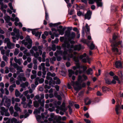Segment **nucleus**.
Returning <instances> with one entry per match:
<instances>
[{
  "mask_svg": "<svg viewBox=\"0 0 123 123\" xmlns=\"http://www.w3.org/2000/svg\"><path fill=\"white\" fill-rule=\"evenodd\" d=\"M74 61L77 62L76 64V67H77L78 68H80V64L79 62V60L78 59H76V57H75L74 58Z\"/></svg>",
  "mask_w": 123,
  "mask_h": 123,
  "instance_id": "nucleus-15",
  "label": "nucleus"
},
{
  "mask_svg": "<svg viewBox=\"0 0 123 123\" xmlns=\"http://www.w3.org/2000/svg\"><path fill=\"white\" fill-rule=\"evenodd\" d=\"M27 41L28 43L30 44H32V40L31 39H27L26 40Z\"/></svg>",
  "mask_w": 123,
  "mask_h": 123,
  "instance_id": "nucleus-45",
  "label": "nucleus"
},
{
  "mask_svg": "<svg viewBox=\"0 0 123 123\" xmlns=\"http://www.w3.org/2000/svg\"><path fill=\"white\" fill-rule=\"evenodd\" d=\"M41 32L38 31L35 33V35L37 37L38 36V37L40 38L41 36Z\"/></svg>",
  "mask_w": 123,
  "mask_h": 123,
  "instance_id": "nucleus-31",
  "label": "nucleus"
},
{
  "mask_svg": "<svg viewBox=\"0 0 123 123\" xmlns=\"http://www.w3.org/2000/svg\"><path fill=\"white\" fill-rule=\"evenodd\" d=\"M5 65V63L4 61H2L1 62L0 64V66L2 68L4 67Z\"/></svg>",
  "mask_w": 123,
  "mask_h": 123,
  "instance_id": "nucleus-41",
  "label": "nucleus"
},
{
  "mask_svg": "<svg viewBox=\"0 0 123 123\" xmlns=\"http://www.w3.org/2000/svg\"><path fill=\"white\" fill-rule=\"evenodd\" d=\"M7 46L8 48L9 49H11L13 48L11 47V42L7 43Z\"/></svg>",
  "mask_w": 123,
  "mask_h": 123,
  "instance_id": "nucleus-34",
  "label": "nucleus"
},
{
  "mask_svg": "<svg viewBox=\"0 0 123 123\" xmlns=\"http://www.w3.org/2000/svg\"><path fill=\"white\" fill-rule=\"evenodd\" d=\"M11 99L8 98L7 97L6 98V100L5 101V103L4 104V105L6 106L8 108H9L11 105Z\"/></svg>",
  "mask_w": 123,
  "mask_h": 123,
  "instance_id": "nucleus-5",
  "label": "nucleus"
},
{
  "mask_svg": "<svg viewBox=\"0 0 123 123\" xmlns=\"http://www.w3.org/2000/svg\"><path fill=\"white\" fill-rule=\"evenodd\" d=\"M55 88L57 91H58L59 89V86L57 85H56L55 86Z\"/></svg>",
  "mask_w": 123,
  "mask_h": 123,
  "instance_id": "nucleus-54",
  "label": "nucleus"
},
{
  "mask_svg": "<svg viewBox=\"0 0 123 123\" xmlns=\"http://www.w3.org/2000/svg\"><path fill=\"white\" fill-rule=\"evenodd\" d=\"M106 83L108 85H110L111 84V81L109 79H107L105 80Z\"/></svg>",
  "mask_w": 123,
  "mask_h": 123,
  "instance_id": "nucleus-32",
  "label": "nucleus"
},
{
  "mask_svg": "<svg viewBox=\"0 0 123 123\" xmlns=\"http://www.w3.org/2000/svg\"><path fill=\"white\" fill-rule=\"evenodd\" d=\"M66 65L67 67H69L70 65V63L69 62H66Z\"/></svg>",
  "mask_w": 123,
  "mask_h": 123,
  "instance_id": "nucleus-57",
  "label": "nucleus"
},
{
  "mask_svg": "<svg viewBox=\"0 0 123 123\" xmlns=\"http://www.w3.org/2000/svg\"><path fill=\"white\" fill-rule=\"evenodd\" d=\"M120 40L119 36L114 33L113 35L112 39L109 40L111 44L112 51L116 55H120L121 54V53H119V50L117 47H123L122 41Z\"/></svg>",
  "mask_w": 123,
  "mask_h": 123,
  "instance_id": "nucleus-1",
  "label": "nucleus"
},
{
  "mask_svg": "<svg viewBox=\"0 0 123 123\" xmlns=\"http://www.w3.org/2000/svg\"><path fill=\"white\" fill-rule=\"evenodd\" d=\"M51 87L50 86H48L47 85H45V86H44V88L45 89L47 88L48 89H49Z\"/></svg>",
  "mask_w": 123,
  "mask_h": 123,
  "instance_id": "nucleus-56",
  "label": "nucleus"
},
{
  "mask_svg": "<svg viewBox=\"0 0 123 123\" xmlns=\"http://www.w3.org/2000/svg\"><path fill=\"white\" fill-rule=\"evenodd\" d=\"M75 33L73 32H72L68 37V39H74L75 37Z\"/></svg>",
  "mask_w": 123,
  "mask_h": 123,
  "instance_id": "nucleus-10",
  "label": "nucleus"
},
{
  "mask_svg": "<svg viewBox=\"0 0 123 123\" xmlns=\"http://www.w3.org/2000/svg\"><path fill=\"white\" fill-rule=\"evenodd\" d=\"M44 80L43 78H41L40 79L39 81V82L40 84H42L43 83L44 81Z\"/></svg>",
  "mask_w": 123,
  "mask_h": 123,
  "instance_id": "nucleus-48",
  "label": "nucleus"
},
{
  "mask_svg": "<svg viewBox=\"0 0 123 123\" xmlns=\"http://www.w3.org/2000/svg\"><path fill=\"white\" fill-rule=\"evenodd\" d=\"M24 74L23 73H21L18 76L17 79L18 80L16 81V84L18 85H19L20 84V81H22V80L25 81L26 80V78L25 77H24Z\"/></svg>",
  "mask_w": 123,
  "mask_h": 123,
  "instance_id": "nucleus-3",
  "label": "nucleus"
},
{
  "mask_svg": "<svg viewBox=\"0 0 123 123\" xmlns=\"http://www.w3.org/2000/svg\"><path fill=\"white\" fill-rule=\"evenodd\" d=\"M94 1L96 2V3L97 4V6L98 7H102L103 5V3L101 2H99V1H101L102 0H96L95 1V0H94Z\"/></svg>",
  "mask_w": 123,
  "mask_h": 123,
  "instance_id": "nucleus-11",
  "label": "nucleus"
},
{
  "mask_svg": "<svg viewBox=\"0 0 123 123\" xmlns=\"http://www.w3.org/2000/svg\"><path fill=\"white\" fill-rule=\"evenodd\" d=\"M45 19L47 20L49 18V15L47 12V11H45Z\"/></svg>",
  "mask_w": 123,
  "mask_h": 123,
  "instance_id": "nucleus-30",
  "label": "nucleus"
},
{
  "mask_svg": "<svg viewBox=\"0 0 123 123\" xmlns=\"http://www.w3.org/2000/svg\"><path fill=\"white\" fill-rule=\"evenodd\" d=\"M6 69L5 71V73L7 74L9 72V70L8 69V68L7 67H6Z\"/></svg>",
  "mask_w": 123,
  "mask_h": 123,
  "instance_id": "nucleus-61",
  "label": "nucleus"
},
{
  "mask_svg": "<svg viewBox=\"0 0 123 123\" xmlns=\"http://www.w3.org/2000/svg\"><path fill=\"white\" fill-rule=\"evenodd\" d=\"M33 29V30L31 31H32V33L33 35H35V33H36V32L35 31L37 30L36 29Z\"/></svg>",
  "mask_w": 123,
  "mask_h": 123,
  "instance_id": "nucleus-62",
  "label": "nucleus"
},
{
  "mask_svg": "<svg viewBox=\"0 0 123 123\" xmlns=\"http://www.w3.org/2000/svg\"><path fill=\"white\" fill-rule=\"evenodd\" d=\"M61 83V81L59 79H58L57 80L56 82V84H60Z\"/></svg>",
  "mask_w": 123,
  "mask_h": 123,
  "instance_id": "nucleus-53",
  "label": "nucleus"
},
{
  "mask_svg": "<svg viewBox=\"0 0 123 123\" xmlns=\"http://www.w3.org/2000/svg\"><path fill=\"white\" fill-rule=\"evenodd\" d=\"M18 104L17 103H16L14 106V110L17 111H20L21 112V109L20 107L18 106Z\"/></svg>",
  "mask_w": 123,
  "mask_h": 123,
  "instance_id": "nucleus-13",
  "label": "nucleus"
},
{
  "mask_svg": "<svg viewBox=\"0 0 123 123\" xmlns=\"http://www.w3.org/2000/svg\"><path fill=\"white\" fill-rule=\"evenodd\" d=\"M85 28L83 26L82 27V34L81 35L82 37H84V36L85 34V31H84Z\"/></svg>",
  "mask_w": 123,
  "mask_h": 123,
  "instance_id": "nucleus-35",
  "label": "nucleus"
},
{
  "mask_svg": "<svg viewBox=\"0 0 123 123\" xmlns=\"http://www.w3.org/2000/svg\"><path fill=\"white\" fill-rule=\"evenodd\" d=\"M13 32L17 34L19 33V30L18 29H17L16 28H14L13 30Z\"/></svg>",
  "mask_w": 123,
  "mask_h": 123,
  "instance_id": "nucleus-33",
  "label": "nucleus"
},
{
  "mask_svg": "<svg viewBox=\"0 0 123 123\" xmlns=\"http://www.w3.org/2000/svg\"><path fill=\"white\" fill-rule=\"evenodd\" d=\"M72 39H68V42H69L70 43L72 44H73L75 43V42L73 40H72Z\"/></svg>",
  "mask_w": 123,
  "mask_h": 123,
  "instance_id": "nucleus-50",
  "label": "nucleus"
},
{
  "mask_svg": "<svg viewBox=\"0 0 123 123\" xmlns=\"http://www.w3.org/2000/svg\"><path fill=\"white\" fill-rule=\"evenodd\" d=\"M33 105L35 107L37 108L39 106V104L37 101H35L33 102Z\"/></svg>",
  "mask_w": 123,
  "mask_h": 123,
  "instance_id": "nucleus-20",
  "label": "nucleus"
},
{
  "mask_svg": "<svg viewBox=\"0 0 123 123\" xmlns=\"http://www.w3.org/2000/svg\"><path fill=\"white\" fill-rule=\"evenodd\" d=\"M54 103L56 105H60L61 104V102L60 101H55L54 102Z\"/></svg>",
  "mask_w": 123,
  "mask_h": 123,
  "instance_id": "nucleus-26",
  "label": "nucleus"
},
{
  "mask_svg": "<svg viewBox=\"0 0 123 123\" xmlns=\"http://www.w3.org/2000/svg\"><path fill=\"white\" fill-rule=\"evenodd\" d=\"M82 76L81 75H79L78 77V80L79 81L82 82Z\"/></svg>",
  "mask_w": 123,
  "mask_h": 123,
  "instance_id": "nucleus-44",
  "label": "nucleus"
},
{
  "mask_svg": "<svg viewBox=\"0 0 123 123\" xmlns=\"http://www.w3.org/2000/svg\"><path fill=\"white\" fill-rule=\"evenodd\" d=\"M15 79L12 77H11L10 79V82H12L13 83H15V81L14 80Z\"/></svg>",
  "mask_w": 123,
  "mask_h": 123,
  "instance_id": "nucleus-42",
  "label": "nucleus"
},
{
  "mask_svg": "<svg viewBox=\"0 0 123 123\" xmlns=\"http://www.w3.org/2000/svg\"><path fill=\"white\" fill-rule=\"evenodd\" d=\"M42 109V107L41 106H40L39 107L38 110L37 109H36V110L35 111L33 112L34 114L35 113H38L39 114L40 113V111Z\"/></svg>",
  "mask_w": 123,
  "mask_h": 123,
  "instance_id": "nucleus-18",
  "label": "nucleus"
},
{
  "mask_svg": "<svg viewBox=\"0 0 123 123\" xmlns=\"http://www.w3.org/2000/svg\"><path fill=\"white\" fill-rule=\"evenodd\" d=\"M4 18L5 20L6 21V22L7 23L9 22L10 20V17L8 15H7L6 16H5L4 17Z\"/></svg>",
  "mask_w": 123,
  "mask_h": 123,
  "instance_id": "nucleus-17",
  "label": "nucleus"
},
{
  "mask_svg": "<svg viewBox=\"0 0 123 123\" xmlns=\"http://www.w3.org/2000/svg\"><path fill=\"white\" fill-rule=\"evenodd\" d=\"M92 14V12L90 10L87 11L84 16L85 18L89 20L91 18Z\"/></svg>",
  "mask_w": 123,
  "mask_h": 123,
  "instance_id": "nucleus-9",
  "label": "nucleus"
},
{
  "mask_svg": "<svg viewBox=\"0 0 123 123\" xmlns=\"http://www.w3.org/2000/svg\"><path fill=\"white\" fill-rule=\"evenodd\" d=\"M2 58L3 60L6 62H7L8 60V58L5 55H3V56Z\"/></svg>",
  "mask_w": 123,
  "mask_h": 123,
  "instance_id": "nucleus-39",
  "label": "nucleus"
},
{
  "mask_svg": "<svg viewBox=\"0 0 123 123\" xmlns=\"http://www.w3.org/2000/svg\"><path fill=\"white\" fill-rule=\"evenodd\" d=\"M19 53V49L17 48L15 49V50L14 52V55H17Z\"/></svg>",
  "mask_w": 123,
  "mask_h": 123,
  "instance_id": "nucleus-40",
  "label": "nucleus"
},
{
  "mask_svg": "<svg viewBox=\"0 0 123 123\" xmlns=\"http://www.w3.org/2000/svg\"><path fill=\"white\" fill-rule=\"evenodd\" d=\"M76 85L77 87L74 86V90L76 91H79L82 88L81 84L78 82H76Z\"/></svg>",
  "mask_w": 123,
  "mask_h": 123,
  "instance_id": "nucleus-6",
  "label": "nucleus"
},
{
  "mask_svg": "<svg viewBox=\"0 0 123 123\" xmlns=\"http://www.w3.org/2000/svg\"><path fill=\"white\" fill-rule=\"evenodd\" d=\"M50 60L51 62L52 63H54L53 61H56V58L55 57L53 56L50 59Z\"/></svg>",
  "mask_w": 123,
  "mask_h": 123,
  "instance_id": "nucleus-28",
  "label": "nucleus"
},
{
  "mask_svg": "<svg viewBox=\"0 0 123 123\" xmlns=\"http://www.w3.org/2000/svg\"><path fill=\"white\" fill-rule=\"evenodd\" d=\"M70 31L67 30L65 32V36L67 37H68L69 36V35H70Z\"/></svg>",
  "mask_w": 123,
  "mask_h": 123,
  "instance_id": "nucleus-22",
  "label": "nucleus"
},
{
  "mask_svg": "<svg viewBox=\"0 0 123 123\" xmlns=\"http://www.w3.org/2000/svg\"><path fill=\"white\" fill-rule=\"evenodd\" d=\"M82 14V13L79 11L77 12V14L78 16H81Z\"/></svg>",
  "mask_w": 123,
  "mask_h": 123,
  "instance_id": "nucleus-55",
  "label": "nucleus"
},
{
  "mask_svg": "<svg viewBox=\"0 0 123 123\" xmlns=\"http://www.w3.org/2000/svg\"><path fill=\"white\" fill-rule=\"evenodd\" d=\"M17 119L14 117L11 120V123H13V122L16 123L17 122Z\"/></svg>",
  "mask_w": 123,
  "mask_h": 123,
  "instance_id": "nucleus-37",
  "label": "nucleus"
},
{
  "mask_svg": "<svg viewBox=\"0 0 123 123\" xmlns=\"http://www.w3.org/2000/svg\"><path fill=\"white\" fill-rule=\"evenodd\" d=\"M75 72L72 69L68 70V76L69 78H71L72 75L74 74Z\"/></svg>",
  "mask_w": 123,
  "mask_h": 123,
  "instance_id": "nucleus-16",
  "label": "nucleus"
},
{
  "mask_svg": "<svg viewBox=\"0 0 123 123\" xmlns=\"http://www.w3.org/2000/svg\"><path fill=\"white\" fill-rule=\"evenodd\" d=\"M120 109L121 107L119 105H116L115 110L117 114L118 115L120 113L118 111Z\"/></svg>",
  "mask_w": 123,
  "mask_h": 123,
  "instance_id": "nucleus-12",
  "label": "nucleus"
},
{
  "mask_svg": "<svg viewBox=\"0 0 123 123\" xmlns=\"http://www.w3.org/2000/svg\"><path fill=\"white\" fill-rule=\"evenodd\" d=\"M95 47V45H94V44L92 43L91 44L90 47V49L91 50H93V49Z\"/></svg>",
  "mask_w": 123,
  "mask_h": 123,
  "instance_id": "nucleus-46",
  "label": "nucleus"
},
{
  "mask_svg": "<svg viewBox=\"0 0 123 123\" xmlns=\"http://www.w3.org/2000/svg\"><path fill=\"white\" fill-rule=\"evenodd\" d=\"M6 95H5L4 96L3 98H2L1 103V104H1V106L4 103V100L5 99L6 100Z\"/></svg>",
  "mask_w": 123,
  "mask_h": 123,
  "instance_id": "nucleus-27",
  "label": "nucleus"
},
{
  "mask_svg": "<svg viewBox=\"0 0 123 123\" xmlns=\"http://www.w3.org/2000/svg\"><path fill=\"white\" fill-rule=\"evenodd\" d=\"M32 49L36 52L38 50V49L37 47L36 46H33L32 47Z\"/></svg>",
  "mask_w": 123,
  "mask_h": 123,
  "instance_id": "nucleus-43",
  "label": "nucleus"
},
{
  "mask_svg": "<svg viewBox=\"0 0 123 123\" xmlns=\"http://www.w3.org/2000/svg\"><path fill=\"white\" fill-rule=\"evenodd\" d=\"M56 59L57 61H60L61 60L62 58L61 56H58L57 57Z\"/></svg>",
  "mask_w": 123,
  "mask_h": 123,
  "instance_id": "nucleus-58",
  "label": "nucleus"
},
{
  "mask_svg": "<svg viewBox=\"0 0 123 123\" xmlns=\"http://www.w3.org/2000/svg\"><path fill=\"white\" fill-rule=\"evenodd\" d=\"M102 89L103 92H105L107 90H108V89H110L105 86H103L102 87Z\"/></svg>",
  "mask_w": 123,
  "mask_h": 123,
  "instance_id": "nucleus-21",
  "label": "nucleus"
},
{
  "mask_svg": "<svg viewBox=\"0 0 123 123\" xmlns=\"http://www.w3.org/2000/svg\"><path fill=\"white\" fill-rule=\"evenodd\" d=\"M58 27H57L58 29L57 31L58 32L59 34L62 35H63L64 33V31L66 28L65 27H64L63 28V26L62 25L59 26V29H58Z\"/></svg>",
  "mask_w": 123,
  "mask_h": 123,
  "instance_id": "nucleus-4",
  "label": "nucleus"
},
{
  "mask_svg": "<svg viewBox=\"0 0 123 123\" xmlns=\"http://www.w3.org/2000/svg\"><path fill=\"white\" fill-rule=\"evenodd\" d=\"M56 98H57L58 100L60 101L62 99V97L60 95H58Z\"/></svg>",
  "mask_w": 123,
  "mask_h": 123,
  "instance_id": "nucleus-64",
  "label": "nucleus"
},
{
  "mask_svg": "<svg viewBox=\"0 0 123 123\" xmlns=\"http://www.w3.org/2000/svg\"><path fill=\"white\" fill-rule=\"evenodd\" d=\"M36 77V74L35 75H31V78L32 80H33Z\"/></svg>",
  "mask_w": 123,
  "mask_h": 123,
  "instance_id": "nucleus-49",
  "label": "nucleus"
},
{
  "mask_svg": "<svg viewBox=\"0 0 123 123\" xmlns=\"http://www.w3.org/2000/svg\"><path fill=\"white\" fill-rule=\"evenodd\" d=\"M4 42L5 43L11 42L10 41V39L7 38H6L4 40Z\"/></svg>",
  "mask_w": 123,
  "mask_h": 123,
  "instance_id": "nucleus-36",
  "label": "nucleus"
},
{
  "mask_svg": "<svg viewBox=\"0 0 123 123\" xmlns=\"http://www.w3.org/2000/svg\"><path fill=\"white\" fill-rule=\"evenodd\" d=\"M75 48L76 50L80 51L81 49V44L76 45L75 46Z\"/></svg>",
  "mask_w": 123,
  "mask_h": 123,
  "instance_id": "nucleus-19",
  "label": "nucleus"
},
{
  "mask_svg": "<svg viewBox=\"0 0 123 123\" xmlns=\"http://www.w3.org/2000/svg\"><path fill=\"white\" fill-rule=\"evenodd\" d=\"M92 69L91 68H88L87 70L86 71V72L88 75H89L90 74V72L92 71Z\"/></svg>",
  "mask_w": 123,
  "mask_h": 123,
  "instance_id": "nucleus-29",
  "label": "nucleus"
},
{
  "mask_svg": "<svg viewBox=\"0 0 123 123\" xmlns=\"http://www.w3.org/2000/svg\"><path fill=\"white\" fill-rule=\"evenodd\" d=\"M34 56L36 58H38L39 56V53L37 51L36 53H34L33 54Z\"/></svg>",
  "mask_w": 123,
  "mask_h": 123,
  "instance_id": "nucleus-25",
  "label": "nucleus"
},
{
  "mask_svg": "<svg viewBox=\"0 0 123 123\" xmlns=\"http://www.w3.org/2000/svg\"><path fill=\"white\" fill-rule=\"evenodd\" d=\"M61 24V22H58L55 24H53L52 23H50L49 24V25L50 27H55L60 24Z\"/></svg>",
  "mask_w": 123,
  "mask_h": 123,
  "instance_id": "nucleus-14",
  "label": "nucleus"
},
{
  "mask_svg": "<svg viewBox=\"0 0 123 123\" xmlns=\"http://www.w3.org/2000/svg\"><path fill=\"white\" fill-rule=\"evenodd\" d=\"M86 83L83 82L82 83V84H81V86L82 88H85L86 86Z\"/></svg>",
  "mask_w": 123,
  "mask_h": 123,
  "instance_id": "nucleus-59",
  "label": "nucleus"
},
{
  "mask_svg": "<svg viewBox=\"0 0 123 123\" xmlns=\"http://www.w3.org/2000/svg\"><path fill=\"white\" fill-rule=\"evenodd\" d=\"M15 95L16 97H18L19 96L20 93L19 92L18 90L17 89H16L15 90Z\"/></svg>",
  "mask_w": 123,
  "mask_h": 123,
  "instance_id": "nucleus-24",
  "label": "nucleus"
},
{
  "mask_svg": "<svg viewBox=\"0 0 123 123\" xmlns=\"http://www.w3.org/2000/svg\"><path fill=\"white\" fill-rule=\"evenodd\" d=\"M84 120L86 123H91V121L90 120L88 119H84Z\"/></svg>",
  "mask_w": 123,
  "mask_h": 123,
  "instance_id": "nucleus-52",
  "label": "nucleus"
},
{
  "mask_svg": "<svg viewBox=\"0 0 123 123\" xmlns=\"http://www.w3.org/2000/svg\"><path fill=\"white\" fill-rule=\"evenodd\" d=\"M62 46L63 48L64 51H63L62 50L61 47L58 45L56 46V48L57 49L56 50V52H57L60 55L62 56L63 59L65 60L67 59L66 55L68 54V52L71 53L73 51V50L72 49H66L64 42V43L62 44Z\"/></svg>",
  "mask_w": 123,
  "mask_h": 123,
  "instance_id": "nucleus-2",
  "label": "nucleus"
},
{
  "mask_svg": "<svg viewBox=\"0 0 123 123\" xmlns=\"http://www.w3.org/2000/svg\"><path fill=\"white\" fill-rule=\"evenodd\" d=\"M10 51V49H8L7 51L5 52V54L7 56H9V53Z\"/></svg>",
  "mask_w": 123,
  "mask_h": 123,
  "instance_id": "nucleus-47",
  "label": "nucleus"
},
{
  "mask_svg": "<svg viewBox=\"0 0 123 123\" xmlns=\"http://www.w3.org/2000/svg\"><path fill=\"white\" fill-rule=\"evenodd\" d=\"M109 75L111 76H113L115 75L114 73L112 71H111L109 73Z\"/></svg>",
  "mask_w": 123,
  "mask_h": 123,
  "instance_id": "nucleus-63",
  "label": "nucleus"
},
{
  "mask_svg": "<svg viewBox=\"0 0 123 123\" xmlns=\"http://www.w3.org/2000/svg\"><path fill=\"white\" fill-rule=\"evenodd\" d=\"M116 68H123L122 64L120 61H116L115 63Z\"/></svg>",
  "mask_w": 123,
  "mask_h": 123,
  "instance_id": "nucleus-7",
  "label": "nucleus"
},
{
  "mask_svg": "<svg viewBox=\"0 0 123 123\" xmlns=\"http://www.w3.org/2000/svg\"><path fill=\"white\" fill-rule=\"evenodd\" d=\"M82 77H83L85 80H87L88 79L87 76L85 74H83L82 76Z\"/></svg>",
  "mask_w": 123,
  "mask_h": 123,
  "instance_id": "nucleus-60",
  "label": "nucleus"
},
{
  "mask_svg": "<svg viewBox=\"0 0 123 123\" xmlns=\"http://www.w3.org/2000/svg\"><path fill=\"white\" fill-rule=\"evenodd\" d=\"M113 79L115 80H116L117 81L118 80V77L116 75H115L114 76H113Z\"/></svg>",
  "mask_w": 123,
  "mask_h": 123,
  "instance_id": "nucleus-51",
  "label": "nucleus"
},
{
  "mask_svg": "<svg viewBox=\"0 0 123 123\" xmlns=\"http://www.w3.org/2000/svg\"><path fill=\"white\" fill-rule=\"evenodd\" d=\"M1 105L0 104V109L1 110V111H3L4 112H6L7 111V110H6L5 108L4 107H1Z\"/></svg>",
  "mask_w": 123,
  "mask_h": 123,
  "instance_id": "nucleus-23",
  "label": "nucleus"
},
{
  "mask_svg": "<svg viewBox=\"0 0 123 123\" xmlns=\"http://www.w3.org/2000/svg\"><path fill=\"white\" fill-rule=\"evenodd\" d=\"M64 42L66 46V48L68 49H71V48H74V45L73 44L71 45L68 41L67 40H65Z\"/></svg>",
  "mask_w": 123,
  "mask_h": 123,
  "instance_id": "nucleus-8",
  "label": "nucleus"
},
{
  "mask_svg": "<svg viewBox=\"0 0 123 123\" xmlns=\"http://www.w3.org/2000/svg\"><path fill=\"white\" fill-rule=\"evenodd\" d=\"M56 45L55 44H53L52 46V49L54 51H55L56 50Z\"/></svg>",
  "mask_w": 123,
  "mask_h": 123,
  "instance_id": "nucleus-38",
  "label": "nucleus"
}]
</instances>
